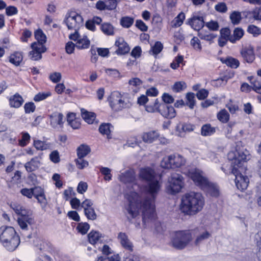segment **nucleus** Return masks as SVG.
<instances>
[{
    "label": "nucleus",
    "instance_id": "57",
    "mask_svg": "<svg viewBox=\"0 0 261 261\" xmlns=\"http://www.w3.org/2000/svg\"><path fill=\"white\" fill-rule=\"evenodd\" d=\"M90 226L86 223H79L76 227V229L82 234H86L89 229Z\"/></svg>",
    "mask_w": 261,
    "mask_h": 261
},
{
    "label": "nucleus",
    "instance_id": "35",
    "mask_svg": "<svg viewBox=\"0 0 261 261\" xmlns=\"http://www.w3.org/2000/svg\"><path fill=\"white\" fill-rule=\"evenodd\" d=\"M100 28L101 31L106 35H113L115 33V28L110 23H103Z\"/></svg>",
    "mask_w": 261,
    "mask_h": 261
},
{
    "label": "nucleus",
    "instance_id": "43",
    "mask_svg": "<svg viewBox=\"0 0 261 261\" xmlns=\"http://www.w3.org/2000/svg\"><path fill=\"white\" fill-rule=\"evenodd\" d=\"M218 119L222 123H227L229 119V114L227 111L223 109L217 114Z\"/></svg>",
    "mask_w": 261,
    "mask_h": 261
},
{
    "label": "nucleus",
    "instance_id": "49",
    "mask_svg": "<svg viewBox=\"0 0 261 261\" xmlns=\"http://www.w3.org/2000/svg\"><path fill=\"white\" fill-rule=\"evenodd\" d=\"M186 105L191 109L194 108L195 104V95L193 93L189 92L186 95Z\"/></svg>",
    "mask_w": 261,
    "mask_h": 261
},
{
    "label": "nucleus",
    "instance_id": "10",
    "mask_svg": "<svg viewBox=\"0 0 261 261\" xmlns=\"http://www.w3.org/2000/svg\"><path fill=\"white\" fill-rule=\"evenodd\" d=\"M64 22L68 30L78 32L79 28L83 25V19L81 15L74 11H71L66 15Z\"/></svg>",
    "mask_w": 261,
    "mask_h": 261
},
{
    "label": "nucleus",
    "instance_id": "9",
    "mask_svg": "<svg viewBox=\"0 0 261 261\" xmlns=\"http://www.w3.org/2000/svg\"><path fill=\"white\" fill-rule=\"evenodd\" d=\"M186 160L181 155L174 153L165 156L161 162V166L166 169L180 168L186 164Z\"/></svg>",
    "mask_w": 261,
    "mask_h": 261
},
{
    "label": "nucleus",
    "instance_id": "54",
    "mask_svg": "<svg viewBox=\"0 0 261 261\" xmlns=\"http://www.w3.org/2000/svg\"><path fill=\"white\" fill-rule=\"evenodd\" d=\"M230 18L233 24H238L241 20V14L238 11H233L230 15Z\"/></svg>",
    "mask_w": 261,
    "mask_h": 261
},
{
    "label": "nucleus",
    "instance_id": "56",
    "mask_svg": "<svg viewBox=\"0 0 261 261\" xmlns=\"http://www.w3.org/2000/svg\"><path fill=\"white\" fill-rule=\"evenodd\" d=\"M190 44L193 47V48L198 51H200L202 49L200 41L196 37H194L190 41Z\"/></svg>",
    "mask_w": 261,
    "mask_h": 261
},
{
    "label": "nucleus",
    "instance_id": "6",
    "mask_svg": "<svg viewBox=\"0 0 261 261\" xmlns=\"http://www.w3.org/2000/svg\"><path fill=\"white\" fill-rule=\"evenodd\" d=\"M33 243L36 256L35 261L38 259L41 261H52V258L47 254L54 251V247L49 242L36 237L33 240Z\"/></svg>",
    "mask_w": 261,
    "mask_h": 261
},
{
    "label": "nucleus",
    "instance_id": "14",
    "mask_svg": "<svg viewBox=\"0 0 261 261\" xmlns=\"http://www.w3.org/2000/svg\"><path fill=\"white\" fill-rule=\"evenodd\" d=\"M70 39L76 42V47L78 49H84L89 48L90 41L85 35L81 36L78 32H74L69 36Z\"/></svg>",
    "mask_w": 261,
    "mask_h": 261
},
{
    "label": "nucleus",
    "instance_id": "24",
    "mask_svg": "<svg viewBox=\"0 0 261 261\" xmlns=\"http://www.w3.org/2000/svg\"><path fill=\"white\" fill-rule=\"evenodd\" d=\"M23 102L22 97L18 93H15L9 98V106L11 108H19L22 105Z\"/></svg>",
    "mask_w": 261,
    "mask_h": 261
},
{
    "label": "nucleus",
    "instance_id": "8",
    "mask_svg": "<svg viewBox=\"0 0 261 261\" xmlns=\"http://www.w3.org/2000/svg\"><path fill=\"white\" fill-rule=\"evenodd\" d=\"M184 186L183 176L179 173H173L168 177L166 185V190L167 193L175 195L179 193Z\"/></svg>",
    "mask_w": 261,
    "mask_h": 261
},
{
    "label": "nucleus",
    "instance_id": "20",
    "mask_svg": "<svg viewBox=\"0 0 261 261\" xmlns=\"http://www.w3.org/2000/svg\"><path fill=\"white\" fill-rule=\"evenodd\" d=\"M241 54L244 61L248 63H252L255 59L254 50L251 46L243 48Z\"/></svg>",
    "mask_w": 261,
    "mask_h": 261
},
{
    "label": "nucleus",
    "instance_id": "17",
    "mask_svg": "<svg viewBox=\"0 0 261 261\" xmlns=\"http://www.w3.org/2000/svg\"><path fill=\"white\" fill-rule=\"evenodd\" d=\"M159 113L165 118L172 119L175 117L176 112L172 106H168L165 103H161Z\"/></svg>",
    "mask_w": 261,
    "mask_h": 261
},
{
    "label": "nucleus",
    "instance_id": "64",
    "mask_svg": "<svg viewBox=\"0 0 261 261\" xmlns=\"http://www.w3.org/2000/svg\"><path fill=\"white\" fill-rule=\"evenodd\" d=\"M138 144V141L137 137L135 136H130V137L128 138L126 145L129 147H134L136 146H137Z\"/></svg>",
    "mask_w": 261,
    "mask_h": 261
},
{
    "label": "nucleus",
    "instance_id": "48",
    "mask_svg": "<svg viewBox=\"0 0 261 261\" xmlns=\"http://www.w3.org/2000/svg\"><path fill=\"white\" fill-rule=\"evenodd\" d=\"M121 257L118 254H113L110 256H100L96 261H120Z\"/></svg>",
    "mask_w": 261,
    "mask_h": 261
},
{
    "label": "nucleus",
    "instance_id": "18",
    "mask_svg": "<svg viewBox=\"0 0 261 261\" xmlns=\"http://www.w3.org/2000/svg\"><path fill=\"white\" fill-rule=\"evenodd\" d=\"M118 49L116 50L117 55H124L129 51L130 48L124 39L122 37H118L116 39L115 43Z\"/></svg>",
    "mask_w": 261,
    "mask_h": 261
},
{
    "label": "nucleus",
    "instance_id": "26",
    "mask_svg": "<svg viewBox=\"0 0 261 261\" xmlns=\"http://www.w3.org/2000/svg\"><path fill=\"white\" fill-rule=\"evenodd\" d=\"M10 206L15 213L19 216L31 213V212L17 202H12Z\"/></svg>",
    "mask_w": 261,
    "mask_h": 261
},
{
    "label": "nucleus",
    "instance_id": "39",
    "mask_svg": "<svg viewBox=\"0 0 261 261\" xmlns=\"http://www.w3.org/2000/svg\"><path fill=\"white\" fill-rule=\"evenodd\" d=\"M35 37L37 42L34 43H41L44 45L46 41V35L40 29H38L35 32Z\"/></svg>",
    "mask_w": 261,
    "mask_h": 261
},
{
    "label": "nucleus",
    "instance_id": "50",
    "mask_svg": "<svg viewBox=\"0 0 261 261\" xmlns=\"http://www.w3.org/2000/svg\"><path fill=\"white\" fill-rule=\"evenodd\" d=\"M31 137L29 133L22 132L21 133V138L19 140V145L21 146H25L30 142Z\"/></svg>",
    "mask_w": 261,
    "mask_h": 261
},
{
    "label": "nucleus",
    "instance_id": "41",
    "mask_svg": "<svg viewBox=\"0 0 261 261\" xmlns=\"http://www.w3.org/2000/svg\"><path fill=\"white\" fill-rule=\"evenodd\" d=\"M90 151V147L85 144L81 145L77 149V154L78 157L84 158Z\"/></svg>",
    "mask_w": 261,
    "mask_h": 261
},
{
    "label": "nucleus",
    "instance_id": "34",
    "mask_svg": "<svg viewBox=\"0 0 261 261\" xmlns=\"http://www.w3.org/2000/svg\"><path fill=\"white\" fill-rule=\"evenodd\" d=\"M221 60L223 63L225 64L227 66L232 68H237L240 65L238 60L230 57L226 59H221Z\"/></svg>",
    "mask_w": 261,
    "mask_h": 261
},
{
    "label": "nucleus",
    "instance_id": "2",
    "mask_svg": "<svg viewBox=\"0 0 261 261\" xmlns=\"http://www.w3.org/2000/svg\"><path fill=\"white\" fill-rule=\"evenodd\" d=\"M205 205V198L200 192H190L181 198L180 210L185 215L194 216L200 212Z\"/></svg>",
    "mask_w": 261,
    "mask_h": 261
},
{
    "label": "nucleus",
    "instance_id": "46",
    "mask_svg": "<svg viewBox=\"0 0 261 261\" xmlns=\"http://www.w3.org/2000/svg\"><path fill=\"white\" fill-rule=\"evenodd\" d=\"M163 48V45L161 42L157 41L151 46L149 51L150 53L153 56L158 55Z\"/></svg>",
    "mask_w": 261,
    "mask_h": 261
},
{
    "label": "nucleus",
    "instance_id": "1",
    "mask_svg": "<svg viewBox=\"0 0 261 261\" xmlns=\"http://www.w3.org/2000/svg\"><path fill=\"white\" fill-rule=\"evenodd\" d=\"M139 176L141 179L147 182L144 186H139L140 190L146 192L149 196H140L134 191L126 192L125 197L129 202L126 208L128 217L136 218L141 212L145 227L154 226L155 230L160 232L163 230V228L161 223L157 220L155 199L161 187V175L157 176L151 168L147 167L140 169Z\"/></svg>",
    "mask_w": 261,
    "mask_h": 261
},
{
    "label": "nucleus",
    "instance_id": "40",
    "mask_svg": "<svg viewBox=\"0 0 261 261\" xmlns=\"http://www.w3.org/2000/svg\"><path fill=\"white\" fill-rule=\"evenodd\" d=\"M251 84L253 86V89L257 93L261 94V78L254 79L253 77H250Z\"/></svg>",
    "mask_w": 261,
    "mask_h": 261
},
{
    "label": "nucleus",
    "instance_id": "29",
    "mask_svg": "<svg viewBox=\"0 0 261 261\" xmlns=\"http://www.w3.org/2000/svg\"><path fill=\"white\" fill-rule=\"evenodd\" d=\"M81 111L83 119L88 124H92L96 118L95 113L88 112L84 109H82Z\"/></svg>",
    "mask_w": 261,
    "mask_h": 261
},
{
    "label": "nucleus",
    "instance_id": "52",
    "mask_svg": "<svg viewBox=\"0 0 261 261\" xmlns=\"http://www.w3.org/2000/svg\"><path fill=\"white\" fill-rule=\"evenodd\" d=\"M184 62V57L181 55L176 56L170 64V67L173 69H176L179 67V64Z\"/></svg>",
    "mask_w": 261,
    "mask_h": 261
},
{
    "label": "nucleus",
    "instance_id": "61",
    "mask_svg": "<svg viewBox=\"0 0 261 261\" xmlns=\"http://www.w3.org/2000/svg\"><path fill=\"white\" fill-rule=\"evenodd\" d=\"M100 171L105 176V180L107 181L111 180L112 175L111 174V171L110 169L107 167H101L100 169Z\"/></svg>",
    "mask_w": 261,
    "mask_h": 261
},
{
    "label": "nucleus",
    "instance_id": "21",
    "mask_svg": "<svg viewBox=\"0 0 261 261\" xmlns=\"http://www.w3.org/2000/svg\"><path fill=\"white\" fill-rule=\"evenodd\" d=\"M50 123L53 127H61L63 124V115L58 112H55L49 115Z\"/></svg>",
    "mask_w": 261,
    "mask_h": 261
},
{
    "label": "nucleus",
    "instance_id": "3",
    "mask_svg": "<svg viewBox=\"0 0 261 261\" xmlns=\"http://www.w3.org/2000/svg\"><path fill=\"white\" fill-rule=\"evenodd\" d=\"M187 175L193 180L195 185L204 191L207 195L214 197L219 196L220 191L218 186L216 184L210 182L200 169H191L187 172Z\"/></svg>",
    "mask_w": 261,
    "mask_h": 261
},
{
    "label": "nucleus",
    "instance_id": "45",
    "mask_svg": "<svg viewBox=\"0 0 261 261\" xmlns=\"http://www.w3.org/2000/svg\"><path fill=\"white\" fill-rule=\"evenodd\" d=\"M134 22V19L133 17L128 16H124L121 18L120 24L125 28H130Z\"/></svg>",
    "mask_w": 261,
    "mask_h": 261
},
{
    "label": "nucleus",
    "instance_id": "51",
    "mask_svg": "<svg viewBox=\"0 0 261 261\" xmlns=\"http://www.w3.org/2000/svg\"><path fill=\"white\" fill-rule=\"evenodd\" d=\"M83 158V157H78V158L75 160L76 166L79 169H83L89 165L88 162Z\"/></svg>",
    "mask_w": 261,
    "mask_h": 261
},
{
    "label": "nucleus",
    "instance_id": "55",
    "mask_svg": "<svg viewBox=\"0 0 261 261\" xmlns=\"http://www.w3.org/2000/svg\"><path fill=\"white\" fill-rule=\"evenodd\" d=\"M84 213L87 219L89 220H94L97 218L96 214L93 207L84 210Z\"/></svg>",
    "mask_w": 261,
    "mask_h": 261
},
{
    "label": "nucleus",
    "instance_id": "30",
    "mask_svg": "<svg viewBox=\"0 0 261 261\" xmlns=\"http://www.w3.org/2000/svg\"><path fill=\"white\" fill-rule=\"evenodd\" d=\"M33 145L38 150H45L51 148V144L39 140H34Z\"/></svg>",
    "mask_w": 261,
    "mask_h": 261
},
{
    "label": "nucleus",
    "instance_id": "47",
    "mask_svg": "<svg viewBox=\"0 0 261 261\" xmlns=\"http://www.w3.org/2000/svg\"><path fill=\"white\" fill-rule=\"evenodd\" d=\"M187 87V85L183 81L175 82L172 87V90L174 92H180L185 90Z\"/></svg>",
    "mask_w": 261,
    "mask_h": 261
},
{
    "label": "nucleus",
    "instance_id": "60",
    "mask_svg": "<svg viewBox=\"0 0 261 261\" xmlns=\"http://www.w3.org/2000/svg\"><path fill=\"white\" fill-rule=\"evenodd\" d=\"M215 9L219 13H224L227 11V7L225 3L220 2L215 6Z\"/></svg>",
    "mask_w": 261,
    "mask_h": 261
},
{
    "label": "nucleus",
    "instance_id": "33",
    "mask_svg": "<svg viewBox=\"0 0 261 261\" xmlns=\"http://www.w3.org/2000/svg\"><path fill=\"white\" fill-rule=\"evenodd\" d=\"M35 190L36 191H35L34 197L40 204L45 205L46 199L43 190L41 188H35Z\"/></svg>",
    "mask_w": 261,
    "mask_h": 261
},
{
    "label": "nucleus",
    "instance_id": "19",
    "mask_svg": "<svg viewBox=\"0 0 261 261\" xmlns=\"http://www.w3.org/2000/svg\"><path fill=\"white\" fill-rule=\"evenodd\" d=\"M41 156H37L31 159L24 165V167L28 172H32L38 169L41 165Z\"/></svg>",
    "mask_w": 261,
    "mask_h": 261
},
{
    "label": "nucleus",
    "instance_id": "23",
    "mask_svg": "<svg viewBox=\"0 0 261 261\" xmlns=\"http://www.w3.org/2000/svg\"><path fill=\"white\" fill-rule=\"evenodd\" d=\"M118 239L121 245L125 249L133 251V245L129 240L128 236L124 232H120L118 235Z\"/></svg>",
    "mask_w": 261,
    "mask_h": 261
},
{
    "label": "nucleus",
    "instance_id": "11",
    "mask_svg": "<svg viewBox=\"0 0 261 261\" xmlns=\"http://www.w3.org/2000/svg\"><path fill=\"white\" fill-rule=\"evenodd\" d=\"M108 101L111 108L116 111L121 110L127 106L124 97L118 91L112 92L108 98Z\"/></svg>",
    "mask_w": 261,
    "mask_h": 261
},
{
    "label": "nucleus",
    "instance_id": "13",
    "mask_svg": "<svg viewBox=\"0 0 261 261\" xmlns=\"http://www.w3.org/2000/svg\"><path fill=\"white\" fill-rule=\"evenodd\" d=\"M232 174L235 176V184L237 188L241 190H246L249 183V179L246 176L243 175L239 169L235 167L231 170Z\"/></svg>",
    "mask_w": 261,
    "mask_h": 261
},
{
    "label": "nucleus",
    "instance_id": "36",
    "mask_svg": "<svg viewBox=\"0 0 261 261\" xmlns=\"http://www.w3.org/2000/svg\"><path fill=\"white\" fill-rule=\"evenodd\" d=\"M256 243V257L258 261H261V230L259 231L255 236Z\"/></svg>",
    "mask_w": 261,
    "mask_h": 261
},
{
    "label": "nucleus",
    "instance_id": "16",
    "mask_svg": "<svg viewBox=\"0 0 261 261\" xmlns=\"http://www.w3.org/2000/svg\"><path fill=\"white\" fill-rule=\"evenodd\" d=\"M186 23L196 31H199L204 25L203 18L199 15H193L187 20Z\"/></svg>",
    "mask_w": 261,
    "mask_h": 261
},
{
    "label": "nucleus",
    "instance_id": "53",
    "mask_svg": "<svg viewBox=\"0 0 261 261\" xmlns=\"http://www.w3.org/2000/svg\"><path fill=\"white\" fill-rule=\"evenodd\" d=\"M36 190L35 188H23L20 190L21 194L28 198H32L35 195Z\"/></svg>",
    "mask_w": 261,
    "mask_h": 261
},
{
    "label": "nucleus",
    "instance_id": "22",
    "mask_svg": "<svg viewBox=\"0 0 261 261\" xmlns=\"http://www.w3.org/2000/svg\"><path fill=\"white\" fill-rule=\"evenodd\" d=\"M89 242L92 245L101 243L105 237L98 231L92 230L88 235Z\"/></svg>",
    "mask_w": 261,
    "mask_h": 261
},
{
    "label": "nucleus",
    "instance_id": "38",
    "mask_svg": "<svg viewBox=\"0 0 261 261\" xmlns=\"http://www.w3.org/2000/svg\"><path fill=\"white\" fill-rule=\"evenodd\" d=\"M244 35V31L241 28H236L233 31V36L230 37L229 41L231 43H235L237 40H239Z\"/></svg>",
    "mask_w": 261,
    "mask_h": 261
},
{
    "label": "nucleus",
    "instance_id": "5",
    "mask_svg": "<svg viewBox=\"0 0 261 261\" xmlns=\"http://www.w3.org/2000/svg\"><path fill=\"white\" fill-rule=\"evenodd\" d=\"M20 242L19 236L13 227H0V244L6 250L10 252L15 250Z\"/></svg>",
    "mask_w": 261,
    "mask_h": 261
},
{
    "label": "nucleus",
    "instance_id": "27",
    "mask_svg": "<svg viewBox=\"0 0 261 261\" xmlns=\"http://www.w3.org/2000/svg\"><path fill=\"white\" fill-rule=\"evenodd\" d=\"M159 137V134L156 131H150L142 134V138L144 142L151 143L154 141Z\"/></svg>",
    "mask_w": 261,
    "mask_h": 261
},
{
    "label": "nucleus",
    "instance_id": "42",
    "mask_svg": "<svg viewBox=\"0 0 261 261\" xmlns=\"http://www.w3.org/2000/svg\"><path fill=\"white\" fill-rule=\"evenodd\" d=\"M211 234L208 231L206 230L204 231L196 237L195 240V244L196 246L199 245L204 241L208 239L211 237Z\"/></svg>",
    "mask_w": 261,
    "mask_h": 261
},
{
    "label": "nucleus",
    "instance_id": "58",
    "mask_svg": "<svg viewBox=\"0 0 261 261\" xmlns=\"http://www.w3.org/2000/svg\"><path fill=\"white\" fill-rule=\"evenodd\" d=\"M51 94L50 92H40L35 95L34 97V100L35 101H40L46 99L51 96Z\"/></svg>",
    "mask_w": 261,
    "mask_h": 261
},
{
    "label": "nucleus",
    "instance_id": "12",
    "mask_svg": "<svg viewBox=\"0 0 261 261\" xmlns=\"http://www.w3.org/2000/svg\"><path fill=\"white\" fill-rule=\"evenodd\" d=\"M118 178L123 184L130 186L134 190H136V188L139 189L134 169H130L121 172L119 175Z\"/></svg>",
    "mask_w": 261,
    "mask_h": 261
},
{
    "label": "nucleus",
    "instance_id": "63",
    "mask_svg": "<svg viewBox=\"0 0 261 261\" xmlns=\"http://www.w3.org/2000/svg\"><path fill=\"white\" fill-rule=\"evenodd\" d=\"M205 26L210 30L215 31L219 29V24L216 21L211 20L205 23Z\"/></svg>",
    "mask_w": 261,
    "mask_h": 261
},
{
    "label": "nucleus",
    "instance_id": "7",
    "mask_svg": "<svg viewBox=\"0 0 261 261\" xmlns=\"http://www.w3.org/2000/svg\"><path fill=\"white\" fill-rule=\"evenodd\" d=\"M193 240L189 230H178L171 235V245L174 248L182 250L187 247Z\"/></svg>",
    "mask_w": 261,
    "mask_h": 261
},
{
    "label": "nucleus",
    "instance_id": "44",
    "mask_svg": "<svg viewBox=\"0 0 261 261\" xmlns=\"http://www.w3.org/2000/svg\"><path fill=\"white\" fill-rule=\"evenodd\" d=\"M161 103L159 102L158 99H156L155 101L152 103H150L145 107V110L146 111L149 113H153L156 111L159 112V109L160 108Z\"/></svg>",
    "mask_w": 261,
    "mask_h": 261
},
{
    "label": "nucleus",
    "instance_id": "31",
    "mask_svg": "<svg viewBox=\"0 0 261 261\" xmlns=\"http://www.w3.org/2000/svg\"><path fill=\"white\" fill-rule=\"evenodd\" d=\"M23 59L21 53L16 51L11 54L9 57V61L15 66H18L21 62Z\"/></svg>",
    "mask_w": 261,
    "mask_h": 261
},
{
    "label": "nucleus",
    "instance_id": "15",
    "mask_svg": "<svg viewBox=\"0 0 261 261\" xmlns=\"http://www.w3.org/2000/svg\"><path fill=\"white\" fill-rule=\"evenodd\" d=\"M32 50L29 53L30 58L33 60H38L42 58V54L46 51V48L41 43H32Z\"/></svg>",
    "mask_w": 261,
    "mask_h": 261
},
{
    "label": "nucleus",
    "instance_id": "4",
    "mask_svg": "<svg viewBox=\"0 0 261 261\" xmlns=\"http://www.w3.org/2000/svg\"><path fill=\"white\" fill-rule=\"evenodd\" d=\"M229 162L221 167L222 170L225 174L232 173L231 170L235 167L239 169L242 165V163L246 162L250 159L249 151L243 147L237 146L235 150H231L228 153Z\"/></svg>",
    "mask_w": 261,
    "mask_h": 261
},
{
    "label": "nucleus",
    "instance_id": "59",
    "mask_svg": "<svg viewBox=\"0 0 261 261\" xmlns=\"http://www.w3.org/2000/svg\"><path fill=\"white\" fill-rule=\"evenodd\" d=\"M24 112L26 114L33 113L36 109V106L33 102H28L24 105Z\"/></svg>",
    "mask_w": 261,
    "mask_h": 261
},
{
    "label": "nucleus",
    "instance_id": "28",
    "mask_svg": "<svg viewBox=\"0 0 261 261\" xmlns=\"http://www.w3.org/2000/svg\"><path fill=\"white\" fill-rule=\"evenodd\" d=\"M186 18L185 14L181 12H180L171 22V26L172 28H176L180 27L184 23V21Z\"/></svg>",
    "mask_w": 261,
    "mask_h": 261
},
{
    "label": "nucleus",
    "instance_id": "32",
    "mask_svg": "<svg viewBox=\"0 0 261 261\" xmlns=\"http://www.w3.org/2000/svg\"><path fill=\"white\" fill-rule=\"evenodd\" d=\"M113 129V126L110 123H102L99 127V132L103 135H106L108 138H111V132Z\"/></svg>",
    "mask_w": 261,
    "mask_h": 261
},
{
    "label": "nucleus",
    "instance_id": "62",
    "mask_svg": "<svg viewBox=\"0 0 261 261\" xmlns=\"http://www.w3.org/2000/svg\"><path fill=\"white\" fill-rule=\"evenodd\" d=\"M62 78L61 73L59 72H54L50 74L49 79L54 83L59 82Z\"/></svg>",
    "mask_w": 261,
    "mask_h": 261
},
{
    "label": "nucleus",
    "instance_id": "37",
    "mask_svg": "<svg viewBox=\"0 0 261 261\" xmlns=\"http://www.w3.org/2000/svg\"><path fill=\"white\" fill-rule=\"evenodd\" d=\"M201 131L202 136H208L214 134L216 132V128L210 124H206L202 126Z\"/></svg>",
    "mask_w": 261,
    "mask_h": 261
},
{
    "label": "nucleus",
    "instance_id": "25",
    "mask_svg": "<svg viewBox=\"0 0 261 261\" xmlns=\"http://www.w3.org/2000/svg\"><path fill=\"white\" fill-rule=\"evenodd\" d=\"M17 222L21 229H27L28 225L33 223V219L31 216V213H29L25 215L19 216L18 218Z\"/></svg>",
    "mask_w": 261,
    "mask_h": 261
}]
</instances>
